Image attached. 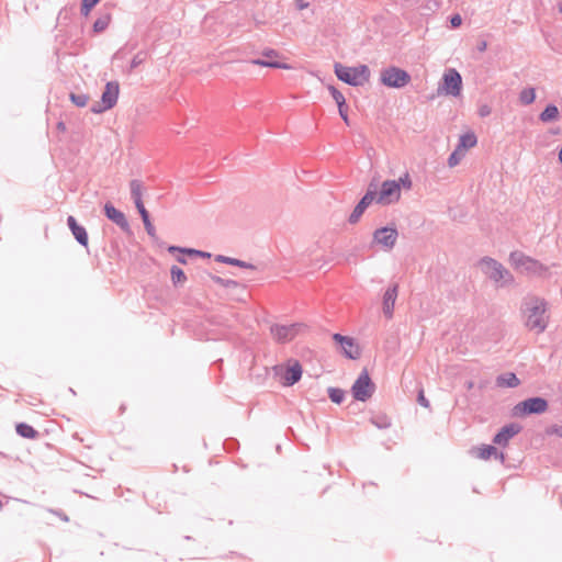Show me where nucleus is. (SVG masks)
Masks as SVG:
<instances>
[{
    "mask_svg": "<svg viewBox=\"0 0 562 562\" xmlns=\"http://www.w3.org/2000/svg\"><path fill=\"white\" fill-rule=\"evenodd\" d=\"M398 183H400V189L401 188H404L406 190H411L412 189V186H413V182H412V179L409 177V175L406 172L404 173L403 176H401L398 178V180H396Z\"/></svg>",
    "mask_w": 562,
    "mask_h": 562,
    "instance_id": "obj_40",
    "label": "nucleus"
},
{
    "mask_svg": "<svg viewBox=\"0 0 562 562\" xmlns=\"http://www.w3.org/2000/svg\"><path fill=\"white\" fill-rule=\"evenodd\" d=\"M212 280L216 284H218V285H221V286H223L225 289H235V288H237L239 285V283L237 281H235V280L224 279V278L218 277V276H213Z\"/></svg>",
    "mask_w": 562,
    "mask_h": 562,
    "instance_id": "obj_35",
    "label": "nucleus"
},
{
    "mask_svg": "<svg viewBox=\"0 0 562 562\" xmlns=\"http://www.w3.org/2000/svg\"><path fill=\"white\" fill-rule=\"evenodd\" d=\"M492 113V109L488 104H481L477 110V114L481 117H486Z\"/></svg>",
    "mask_w": 562,
    "mask_h": 562,
    "instance_id": "obj_43",
    "label": "nucleus"
},
{
    "mask_svg": "<svg viewBox=\"0 0 562 562\" xmlns=\"http://www.w3.org/2000/svg\"><path fill=\"white\" fill-rule=\"evenodd\" d=\"M104 215L114 224H116L123 232L130 231V224L126 220L125 214L122 211L117 210L110 202L104 204Z\"/></svg>",
    "mask_w": 562,
    "mask_h": 562,
    "instance_id": "obj_16",
    "label": "nucleus"
},
{
    "mask_svg": "<svg viewBox=\"0 0 562 562\" xmlns=\"http://www.w3.org/2000/svg\"><path fill=\"white\" fill-rule=\"evenodd\" d=\"M70 101L78 108H83L88 104L89 97L85 93H70Z\"/></svg>",
    "mask_w": 562,
    "mask_h": 562,
    "instance_id": "obj_36",
    "label": "nucleus"
},
{
    "mask_svg": "<svg viewBox=\"0 0 562 562\" xmlns=\"http://www.w3.org/2000/svg\"><path fill=\"white\" fill-rule=\"evenodd\" d=\"M15 431L19 436L26 439H37L40 437V432L26 423H18Z\"/></svg>",
    "mask_w": 562,
    "mask_h": 562,
    "instance_id": "obj_24",
    "label": "nucleus"
},
{
    "mask_svg": "<svg viewBox=\"0 0 562 562\" xmlns=\"http://www.w3.org/2000/svg\"><path fill=\"white\" fill-rule=\"evenodd\" d=\"M417 402L419 405L428 408L430 406V403L429 401L426 398L425 394H424V390L422 389L419 392H418V395H417Z\"/></svg>",
    "mask_w": 562,
    "mask_h": 562,
    "instance_id": "obj_44",
    "label": "nucleus"
},
{
    "mask_svg": "<svg viewBox=\"0 0 562 562\" xmlns=\"http://www.w3.org/2000/svg\"><path fill=\"white\" fill-rule=\"evenodd\" d=\"M546 434L549 436L555 435L562 438V426L560 425H551L546 429Z\"/></svg>",
    "mask_w": 562,
    "mask_h": 562,
    "instance_id": "obj_41",
    "label": "nucleus"
},
{
    "mask_svg": "<svg viewBox=\"0 0 562 562\" xmlns=\"http://www.w3.org/2000/svg\"><path fill=\"white\" fill-rule=\"evenodd\" d=\"M67 225L78 244L83 247H88L89 237L87 229L80 225L72 215L67 217Z\"/></svg>",
    "mask_w": 562,
    "mask_h": 562,
    "instance_id": "obj_17",
    "label": "nucleus"
},
{
    "mask_svg": "<svg viewBox=\"0 0 562 562\" xmlns=\"http://www.w3.org/2000/svg\"><path fill=\"white\" fill-rule=\"evenodd\" d=\"M473 385H474L473 382L470 381V382L467 383V389L471 390L473 387Z\"/></svg>",
    "mask_w": 562,
    "mask_h": 562,
    "instance_id": "obj_56",
    "label": "nucleus"
},
{
    "mask_svg": "<svg viewBox=\"0 0 562 562\" xmlns=\"http://www.w3.org/2000/svg\"><path fill=\"white\" fill-rule=\"evenodd\" d=\"M147 57H148V53L146 50H139L138 53H136L134 55V57L132 58L130 66L126 69V72L131 74L135 68H137L138 66L144 64L145 60L147 59Z\"/></svg>",
    "mask_w": 562,
    "mask_h": 562,
    "instance_id": "obj_29",
    "label": "nucleus"
},
{
    "mask_svg": "<svg viewBox=\"0 0 562 562\" xmlns=\"http://www.w3.org/2000/svg\"><path fill=\"white\" fill-rule=\"evenodd\" d=\"M374 391L375 384L367 369H363L351 387L352 396L357 401L366 402L373 395Z\"/></svg>",
    "mask_w": 562,
    "mask_h": 562,
    "instance_id": "obj_7",
    "label": "nucleus"
},
{
    "mask_svg": "<svg viewBox=\"0 0 562 562\" xmlns=\"http://www.w3.org/2000/svg\"><path fill=\"white\" fill-rule=\"evenodd\" d=\"M184 539L186 540H191V537L190 536H186Z\"/></svg>",
    "mask_w": 562,
    "mask_h": 562,
    "instance_id": "obj_58",
    "label": "nucleus"
},
{
    "mask_svg": "<svg viewBox=\"0 0 562 562\" xmlns=\"http://www.w3.org/2000/svg\"><path fill=\"white\" fill-rule=\"evenodd\" d=\"M521 430V426L517 423H510L503 426L493 438V443L505 447L508 441Z\"/></svg>",
    "mask_w": 562,
    "mask_h": 562,
    "instance_id": "obj_15",
    "label": "nucleus"
},
{
    "mask_svg": "<svg viewBox=\"0 0 562 562\" xmlns=\"http://www.w3.org/2000/svg\"><path fill=\"white\" fill-rule=\"evenodd\" d=\"M333 340L340 345L346 358L356 360L361 356V350L353 338L336 333L333 335Z\"/></svg>",
    "mask_w": 562,
    "mask_h": 562,
    "instance_id": "obj_14",
    "label": "nucleus"
},
{
    "mask_svg": "<svg viewBox=\"0 0 562 562\" xmlns=\"http://www.w3.org/2000/svg\"><path fill=\"white\" fill-rule=\"evenodd\" d=\"M439 90H442L447 95H460L462 90V77L457 69L449 68L445 71Z\"/></svg>",
    "mask_w": 562,
    "mask_h": 562,
    "instance_id": "obj_9",
    "label": "nucleus"
},
{
    "mask_svg": "<svg viewBox=\"0 0 562 562\" xmlns=\"http://www.w3.org/2000/svg\"><path fill=\"white\" fill-rule=\"evenodd\" d=\"M52 513H54L55 515H57L60 519H63L64 521H68V516L63 513L61 510H52Z\"/></svg>",
    "mask_w": 562,
    "mask_h": 562,
    "instance_id": "obj_49",
    "label": "nucleus"
},
{
    "mask_svg": "<svg viewBox=\"0 0 562 562\" xmlns=\"http://www.w3.org/2000/svg\"><path fill=\"white\" fill-rule=\"evenodd\" d=\"M477 456L483 460H488L490 458L494 457L495 459H499L503 462L505 459L504 453L499 452L497 448L492 445H483L481 448H479Z\"/></svg>",
    "mask_w": 562,
    "mask_h": 562,
    "instance_id": "obj_23",
    "label": "nucleus"
},
{
    "mask_svg": "<svg viewBox=\"0 0 562 562\" xmlns=\"http://www.w3.org/2000/svg\"><path fill=\"white\" fill-rule=\"evenodd\" d=\"M119 92L120 86L117 81L106 82L104 91L101 95V102L92 104L90 111L92 113H102L106 110L112 109L117 102Z\"/></svg>",
    "mask_w": 562,
    "mask_h": 562,
    "instance_id": "obj_8",
    "label": "nucleus"
},
{
    "mask_svg": "<svg viewBox=\"0 0 562 562\" xmlns=\"http://www.w3.org/2000/svg\"><path fill=\"white\" fill-rule=\"evenodd\" d=\"M302 367L299 361H295L292 366H289L282 375L283 385L292 386L297 383L302 378Z\"/></svg>",
    "mask_w": 562,
    "mask_h": 562,
    "instance_id": "obj_20",
    "label": "nucleus"
},
{
    "mask_svg": "<svg viewBox=\"0 0 562 562\" xmlns=\"http://www.w3.org/2000/svg\"><path fill=\"white\" fill-rule=\"evenodd\" d=\"M451 27L457 29L462 24V18L460 14H453L450 18Z\"/></svg>",
    "mask_w": 562,
    "mask_h": 562,
    "instance_id": "obj_45",
    "label": "nucleus"
},
{
    "mask_svg": "<svg viewBox=\"0 0 562 562\" xmlns=\"http://www.w3.org/2000/svg\"><path fill=\"white\" fill-rule=\"evenodd\" d=\"M560 117L559 109L555 104H548L544 110L539 114V120L543 123L558 121Z\"/></svg>",
    "mask_w": 562,
    "mask_h": 562,
    "instance_id": "obj_25",
    "label": "nucleus"
},
{
    "mask_svg": "<svg viewBox=\"0 0 562 562\" xmlns=\"http://www.w3.org/2000/svg\"><path fill=\"white\" fill-rule=\"evenodd\" d=\"M476 48H477V50H479V52H481V53L485 52V50H486V48H487V43H486V41H481V42L477 44V47H476Z\"/></svg>",
    "mask_w": 562,
    "mask_h": 562,
    "instance_id": "obj_50",
    "label": "nucleus"
},
{
    "mask_svg": "<svg viewBox=\"0 0 562 562\" xmlns=\"http://www.w3.org/2000/svg\"><path fill=\"white\" fill-rule=\"evenodd\" d=\"M57 128L61 132H65L66 131V124L64 122H58L57 123Z\"/></svg>",
    "mask_w": 562,
    "mask_h": 562,
    "instance_id": "obj_53",
    "label": "nucleus"
},
{
    "mask_svg": "<svg viewBox=\"0 0 562 562\" xmlns=\"http://www.w3.org/2000/svg\"><path fill=\"white\" fill-rule=\"evenodd\" d=\"M130 188H131V198L134 201V204H135L137 211L140 212V210L145 209L143 200H142L143 183L139 180L134 179L130 182Z\"/></svg>",
    "mask_w": 562,
    "mask_h": 562,
    "instance_id": "obj_21",
    "label": "nucleus"
},
{
    "mask_svg": "<svg viewBox=\"0 0 562 562\" xmlns=\"http://www.w3.org/2000/svg\"><path fill=\"white\" fill-rule=\"evenodd\" d=\"M477 143V137L473 132H469L465 134H462L459 138V143L457 145V148L462 150L463 153L472 147H474Z\"/></svg>",
    "mask_w": 562,
    "mask_h": 562,
    "instance_id": "obj_26",
    "label": "nucleus"
},
{
    "mask_svg": "<svg viewBox=\"0 0 562 562\" xmlns=\"http://www.w3.org/2000/svg\"><path fill=\"white\" fill-rule=\"evenodd\" d=\"M376 196V187L373 183H370L366 194L360 199V201L355 206L353 211L350 213L348 217L349 224H357L361 218L364 211L369 207V205L375 200Z\"/></svg>",
    "mask_w": 562,
    "mask_h": 562,
    "instance_id": "obj_13",
    "label": "nucleus"
},
{
    "mask_svg": "<svg viewBox=\"0 0 562 562\" xmlns=\"http://www.w3.org/2000/svg\"><path fill=\"white\" fill-rule=\"evenodd\" d=\"M138 213H139L140 217H142V221H143V222H144L145 220L150 218V217H149V213H148V211H147L146 209L140 210V212H138Z\"/></svg>",
    "mask_w": 562,
    "mask_h": 562,
    "instance_id": "obj_51",
    "label": "nucleus"
},
{
    "mask_svg": "<svg viewBox=\"0 0 562 562\" xmlns=\"http://www.w3.org/2000/svg\"><path fill=\"white\" fill-rule=\"evenodd\" d=\"M520 312L525 327L536 334L543 333L549 325L548 303L536 295L524 297Z\"/></svg>",
    "mask_w": 562,
    "mask_h": 562,
    "instance_id": "obj_1",
    "label": "nucleus"
},
{
    "mask_svg": "<svg viewBox=\"0 0 562 562\" xmlns=\"http://www.w3.org/2000/svg\"><path fill=\"white\" fill-rule=\"evenodd\" d=\"M338 112L342 121L349 125V117H348V106L346 103L338 105Z\"/></svg>",
    "mask_w": 562,
    "mask_h": 562,
    "instance_id": "obj_42",
    "label": "nucleus"
},
{
    "mask_svg": "<svg viewBox=\"0 0 562 562\" xmlns=\"http://www.w3.org/2000/svg\"><path fill=\"white\" fill-rule=\"evenodd\" d=\"M303 328H305V325L302 323L274 324L270 327V333L278 342L285 344L294 339Z\"/></svg>",
    "mask_w": 562,
    "mask_h": 562,
    "instance_id": "obj_11",
    "label": "nucleus"
},
{
    "mask_svg": "<svg viewBox=\"0 0 562 562\" xmlns=\"http://www.w3.org/2000/svg\"><path fill=\"white\" fill-rule=\"evenodd\" d=\"M401 199L400 183L396 180H385L381 184L375 201L381 205H389Z\"/></svg>",
    "mask_w": 562,
    "mask_h": 562,
    "instance_id": "obj_10",
    "label": "nucleus"
},
{
    "mask_svg": "<svg viewBox=\"0 0 562 562\" xmlns=\"http://www.w3.org/2000/svg\"><path fill=\"white\" fill-rule=\"evenodd\" d=\"M91 10H92L91 5H87V3L83 1L81 2V13L83 15H88Z\"/></svg>",
    "mask_w": 562,
    "mask_h": 562,
    "instance_id": "obj_47",
    "label": "nucleus"
},
{
    "mask_svg": "<svg viewBox=\"0 0 562 562\" xmlns=\"http://www.w3.org/2000/svg\"><path fill=\"white\" fill-rule=\"evenodd\" d=\"M168 251L170 254L180 252V254H187L189 256L203 257V258H206V257L209 258L211 256L209 252H205L202 250H198V249H193V248H183V247H179V246H170L168 248Z\"/></svg>",
    "mask_w": 562,
    "mask_h": 562,
    "instance_id": "obj_28",
    "label": "nucleus"
},
{
    "mask_svg": "<svg viewBox=\"0 0 562 562\" xmlns=\"http://www.w3.org/2000/svg\"><path fill=\"white\" fill-rule=\"evenodd\" d=\"M327 393L333 403L341 404L345 400V391L339 387H328Z\"/></svg>",
    "mask_w": 562,
    "mask_h": 562,
    "instance_id": "obj_33",
    "label": "nucleus"
},
{
    "mask_svg": "<svg viewBox=\"0 0 562 562\" xmlns=\"http://www.w3.org/2000/svg\"><path fill=\"white\" fill-rule=\"evenodd\" d=\"M463 156H464V153L456 147V149L450 154V156L448 158L449 167L457 166Z\"/></svg>",
    "mask_w": 562,
    "mask_h": 562,
    "instance_id": "obj_38",
    "label": "nucleus"
},
{
    "mask_svg": "<svg viewBox=\"0 0 562 562\" xmlns=\"http://www.w3.org/2000/svg\"><path fill=\"white\" fill-rule=\"evenodd\" d=\"M536 99V90L533 88H525L519 93V101L524 105L531 104Z\"/></svg>",
    "mask_w": 562,
    "mask_h": 562,
    "instance_id": "obj_31",
    "label": "nucleus"
},
{
    "mask_svg": "<svg viewBox=\"0 0 562 562\" xmlns=\"http://www.w3.org/2000/svg\"><path fill=\"white\" fill-rule=\"evenodd\" d=\"M329 90H330L333 99L337 103V106L340 105V104L346 103V99H345L344 94L338 89H336L335 87L330 86Z\"/></svg>",
    "mask_w": 562,
    "mask_h": 562,
    "instance_id": "obj_39",
    "label": "nucleus"
},
{
    "mask_svg": "<svg viewBox=\"0 0 562 562\" xmlns=\"http://www.w3.org/2000/svg\"><path fill=\"white\" fill-rule=\"evenodd\" d=\"M559 161L562 165V147L559 150Z\"/></svg>",
    "mask_w": 562,
    "mask_h": 562,
    "instance_id": "obj_55",
    "label": "nucleus"
},
{
    "mask_svg": "<svg viewBox=\"0 0 562 562\" xmlns=\"http://www.w3.org/2000/svg\"><path fill=\"white\" fill-rule=\"evenodd\" d=\"M520 380L514 372L502 373L496 378V385L498 387H517Z\"/></svg>",
    "mask_w": 562,
    "mask_h": 562,
    "instance_id": "obj_22",
    "label": "nucleus"
},
{
    "mask_svg": "<svg viewBox=\"0 0 562 562\" xmlns=\"http://www.w3.org/2000/svg\"><path fill=\"white\" fill-rule=\"evenodd\" d=\"M559 11L562 14V1L559 3Z\"/></svg>",
    "mask_w": 562,
    "mask_h": 562,
    "instance_id": "obj_57",
    "label": "nucleus"
},
{
    "mask_svg": "<svg viewBox=\"0 0 562 562\" xmlns=\"http://www.w3.org/2000/svg\"><path fill=\"white\" fill-rule=\"evenodd\" d=\"M145 229L149 236H155V227L150 222V218L145 220L144 222Z\"/></svg>",
    "mask_w": 562,
    "mask_h": 562,
    "instance_id": "obj_46",
    "label": "nucleus"
},
{
    "mask_svg": "<svg viewBox=\"0 0 562 562\" xmlns=\"http://www.w3.org/2000/svg\"><path fill=\"white\" fill-rule=\"evenodd\" d=\"M87 3V5H91L92 8L97 5L101 0H82Z\"/></svg>",
    "mask_w": 562,
    "mask_h": 562,
    "instance_id": "obj_52",
    "label": "nucleus"
},
{
    "mask_svg": "<svg viewBox=\"0 0 562 562\" xmlns=\"http://www.w3.org/2000/svg\"><path fill=\"white\" fill-rule=\"evenodd\" d=\"M509 262L515 269H520L527 274L544 276L548 272V267L539 260L533 259L521 251L515 250L509 255Z\"/></svg>",
    "mask_w": 562,
    "mask_h": 562,
    "instance_id": "obj_4",
    "label": "nucleus"
},
{
    "mask_svg": "<svg viewBox=\"0 0 562 562\" xmlns=\"http://www.w3.org/2000/svg\"><path fill=\"white\" fill-rule=\"evenodd\" d=\"M397 293L398 285L394 283L390 285L383 294V313L387 318L393 316Z\"/></svg>",
    "mask_w": 562,
    "mask_h": 562,
    "instance_id": "obj_18",
    "label": "nucleus"
},
{
    "mask_svg": "<svg viewBox=\"0 0 562 562\" xmlns=\"http://www.w3.org/2000/svg\"><path fill=\"white\" fill-rule=\"evenodd\" d=\"M411 75L396 66H390L381 70L380 81L389 88L401 89L411 82Z\"/></svg>",
    "mask_w": 562,
    "mask_h": 562,
    "instance_id": "obj_6",
    "label": "nucleus"
},
{
    "mask_svg": "<svg viewBox=\"0 0 562 562\" xmlns=\"http://www.w3.org/2000/svg\"><path fill=\"white\" fill-rule=\"evenodd\" d=\"M215 261L231 265V266L240 267V268H246V269H255V266L249 262H246V261H243V260H239L236 258H232V257H226L223 255H217L215 257Z\"/></svg>",
    "mask_w": 562,
    "mask_h": 562,
    "instance_id": "obj_27",
    "label": "nucleus"
},
{
    "mask_svg": "<svg viewBox=\"0 0 562 562\" xmlns=\"http://www.w3.org/2000/svg\"><path fill=\"white\" fill-rule=\"evenodd\" d=\"M398 232L395 227L384 226L373 232L372 243L381 246L384 250H391L396 244Z\"/></svg>",
    "mask_w": 562,
    "mask_h": 562,
    "instance_id": "obj_12",
    "label": "nucleus"
},
{
    "mask_svg": "<svg viewBox=\"0 0 562 562\" xmlns=\"http://www.w3.org/2000/svg\"><path fill=\"white\" fill-rule=\"evenodd\" d=\"M109 23H110L109 15L100 16L93 23V31L95 33H101L104 30H106V27L109 26Z\"/></svg>",
    "mask_w": 562,
    "mask_h": 562,
    "instance_id": "obj_37",
    "label": "nucleus"
},
{
    "mask_svg": "<svg viewBox=\"0 0 562 562\" xmlns=\"http://www.w3.org/2000/svg\"><path fill=\"white\" fill-rule=\"evenodd\" d=\"M136 47L137 43H126L114 54L113 59H124L128 54L134 52Z\"/></svg>",
    "mask_w": 562,
    "mask_h": 562,
    "instance_id": "obj_34",
    "label": "nucleus"
},
{
    "mask_svg": "<svg viewBox=\"0 0 562 562\" xmlns=\"http://www.w3.org/2000/svg\"><path fill=\"white\" fill-rule=\"evenodd\" d=\"M278 53L274 49H267L263 52V57L260 59L252 60V64L259 65L262 67H270V68H277V69H288L289 66L284 63H280L277 60H273V57H277Z\"/></svg>",
    "mask_w": 562,
    "mask_h": 562,
    "instance_id": "obj_19",
    "label": "nucleus"
},
{
    "mask_svg": "<svg viewBox=\"0 0 562 562\" xmlns=\"http://www.w3.org/2000/svg\"><path fill=\"white\" fill-rule=\"evenodd\" d=\"M548 407L549 403L544 397L533 396L517 403L513 407V415L516 417L540 415L547 412Z\"/></svg>",
    "mask_w": 562,
    "mask_h": 562,
    "instance_id": "obj_5",
    "label": "nucleus"
},
{
    "mask_svg": "<svg viewBox=\"0 0 562 562\" xmlns=\"http://www.w3.org/2000/svg\"><path fill=\"white\" fill-rule=\"evenodd\" d=\"M334 72L340 81L352 87L363 86L370 79V69L367 65L348 67L340 63H335Z\"/></svg>",
    "mask_w": 562,
    "mask_h": 562,
    "instance_id": "obj_3",
    "label": "nucleus"
},
{
    "mask_svg": "<svg viewBox=\"0 0 562 562\" xmlns=\"http://www.w3.org/2000/svg\"><path fill=\"white\" fill-rule=\"evenodd\" d=\"M370 420L379 429H387L392 425L391 418L385 414H376Z\"/></svg>",
    "mask_w": 562,
    "mask_h": 562,
    "instance_id": "obj_30",
    "label": "nucleus"
},
{
    "mask_svg": "<svg viewBox=\"0 0 562 562\" xmlns=\"http://www.w3.org/2000/svg\"><path fill=\"white\" fill-rule=\"evenodd\" d=\"M482 272L497 286L503 288L515 282L514 276L501 262L491 257H483L479 261Z\"/></svg>",
    "mask_w": 562,
    "mask_h": 562,
    "instance_id": "obj_2",
    "label": "nucleus"
},
{
    "mask_svg": "<svg viewBox=\"0 0 562 562\" xmlns=\"http://www.w3.org/2000/svg\"><path fill=\"white\" fill-rule=\"evenodd\" d=\"M170 274L173 285L182 284L187 281V276L184 271L178 266L171 267Z\"/></svg>",
    "mask_w": 562,
    "mask_h": 562,
    "instance_id": "obj_32",
    "label": "nucleus"
},
{
    "mask_svg": "<svg viewBox=\"0 0 562 562\" xmlns=\"http://www.w3.org/2000/svg\"><path fill=\"white\" fill-rule=\"evenodd\" d=\"M177 261H178V262H180V263H182V265H186V263H187V259L184 258V256H183V255H182V256H178V257H177Z\"/></svg>",
    "mask_w": 562,
    "mask_h": 562,
    "instance_id": "obj_54",
    "label": "nucleus"
},
{
    "mask_svg": "<svg viewBox=\"0 0 562 562\" xmlns=\"http://www.w3.org/2000/svg\"><path fill=\"white\" fill-rule=\"evenodd\" d=\"M296 8L299 10H303V9H306L308 7V2L304 1V0H296Z\"/></svg>",
    "mask_w": 562,
    "mask_h": 562,
    "instance_id": "obj_48",
    "label": "nucleus"
}]
</instances>
